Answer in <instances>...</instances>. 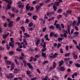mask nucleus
Instances as JSON below:
<instances>
[{
  "label": "nucleus",
  "mask_w": 80,
  "mask_h": 80,
  "mask_svg": "<svg viewBox=\"0 0 80 80\" xmlns=\"http://www.w3.org/2000/svg\"><path fill=\"white\" fill-rule=\"evenodd\" d=\"M3 1H5L6 3L9 2L8 5V9H10V8H11V4H12V2L11 0H3Z\"/></svg>",
  "instance_id": "1"
},
{
  "label": "nucleus",
  "mask_w": 80,
  "mask_h": 80,
  "mask_svg": "<svg viewBox=\"0 0 80 80\" xmlns=\"http://www.w3.org/2000/svg\"><path fill=\"white\" fill-rule=\"evenodd\" d=\"M5 76L7 78H13V76L12 73H9L8 75H6Z\"/></svg>",
  "instance_id": "2"
},
{
  "label": "nucleus",
  "mask_w": 80,
  "mask_h": 80,
  "mask_svg": "<svg viewBox=\"0 0 80 80\" xmlns=\"http://www.w3.org/2000/svg\"><path fill=\"white\" fill-rule=\"evenodd\" d=\"M42 45V47H43V48L42 49V52H45L46 50V43L45 42L44 43L43 45V44H41Z\"/></svg>",
  "instance_id": "3"
},
{
  "label": "nucleus",
  "mask_w": 80,
  "mask_h": 80,
  "mask_svg": "<svg viewBox=\"0 0 80 80\" xmlns=\"http://www.w3.org/2000/svg\"><path fill=\"white\" fill-rule=\"evenodd\" d=\"M40 42V39L38 38H37V40L36 42V44L37 46H38L39 45V43Z\"/></svg>",
  "instance_id": "4"
},
{
  "label": "nucleus",
  "mask_w": 80,
  "mask_h": 80,
  "mask_svg": "<svg viewBox=\"0 0 80 80\" xmlns=\"http://www.w3.org/2000/svg\"><path fill=\"white\" fill-rule=\"evenodd\" d=\"M56 28L57 29L58 28L59 30H62V28H61V27H60V25L59 24H58L56 25Z\"/></svg>",
  "instance_id": "5"
},
{
  "label": "nucleus",
  "mask_w": 80,
  "mask_h": 80,
  "mask_svg": "<svg viewBox=\"0 0 80 80\" xmlns=\"http://www.w3.org/2000/svg\"><path fill=\"white\" fill-rule=\"evenodd\" d=\"M27 65L28 66L29 68H30L31 70H33V66L32 65H30V63H27Z\"/></svg>",
  "instance_id": "6"
},
{
  "label": "nucleus",
  "mask_w": 80,
  "mask_h": 80,
  "mask_svg": "<svg viewBox=\"0 0 80 80\" xmlns=\"http://www.w3.org/2000/svg\"><path fill=\"white\" fill-rule=\"evenodd\" d=\"M12 10L13 12H16V13H18V10L16 9V8H12Z\"/></svg>",
  "instance_id": "7"
},
{
  "label": "nucleus",
  "mask_w": 80,
  "mask_h": 80,
  "mask_svg": "<svg viewBox=\"0 0 80 80\" xmlns=\"http://www.w3.org/2000/svg\"><path fill=\"white\" fill-rule=\"evenodd\" d=\"M56 63H55V62H53V68L52 67H50V69H51V70H53V68H55V67H56Z\"/></svg>",
  "instance_id": "8"
},
{
  "label": "nucleus",
  "mask_w": 80,
  "mask_h": 80,
  "mask_svg": "<svg viewBox=\"0 0 80 80\" xmlns=\"http://www.w3.org/2000/svg\"><path fill=\"white\" fill-rule=\"evenodd\" d=\"M57 56V53H55L52 56H50V58H55Z\"/></svg>",
  "instance_id": "9"
},
{
  "label": "nucleus",
  "mask_w": 80,
  "mask_h": 80,
  "mask_svg": "<svg viewBox=\"0 0 80 80\" xmlns=\"http://www.w3.org/2000/svg\"><path fill=\"white\" fill-rule=\"evenodd\" d=\"M5 63L7 65H11L12 64V62L9 61H5Z\"/></svg>",
  "instance_id": "10"
},
{
  "label": "nucleus",
  "mask_w": 80,
  "mask_h": 80,
  "mask_svg": "<svg viewBox=\"0 0 80 80\" xmlns=\"http://www.w3.org/2000/svg\"><path fill=\"white\" fill-rule=\"evenodd\" d=\"M13 23V21H12L8 25V27H12L13 26V25H12V23Z\"/></svg>",
  "instance_id": "11"
},
{
  "label": "nucleus",
  "mask_w": 80,
  "mask_h": 80,
  "mask_svg": "<svg viewBox=\"0 0 80 80\" xmlns=\"http://www.w3.org/2000/svg\"><path fill=\"white\" fill-rule=\"evenodd\" d=\"M77 18L78 20V21L77 23V26H78V25H80V17H78Z\"/></svg>",
  "instance_id": "12"
},
{
  "label": "nucleus",
  "mask_w": 80,
  "mask_h": 80,
  "mask_svg": "<svg viewBox=\"0 0 80 80\" xmlns=\"http://www.w3.org/2000/svg\"><path fill=\"white\" fill-rule=\"evenodd\" d=\"M18 7L21 9H23L24 8V5L23 4H19L18 5Z\"/></svg>",
  "instance_id": "13"
},
{
  "label": "nucleus",
  "mask_w": 80,
  "mask_h": 80,
  "mask_svg": "<svg viewBox=\"0 0 80 80\" xmlns=\"http://www.w3.org/2000/svg\"><path fill=\"white\" fill-rule=\"evenodd\" d=\"M15 67V65H14V63H12L11 64V67L10 70H13V69H14V68Z\"/></svg>",
  "instance_id": "14"
},
{
  "label": "nucleus",
  "mask_w": 80,
  "mask_h": 80,
  "mask_svg": "<svg viewBox=\"0 0 80 80\" xmlns=\"http://www.w3.org/2000/svg\"><path fill=\"white\" fill-rule=\"evenodd\" d=\"M29 4H27L26 6V9L27 10H29L30 8L31 7L30 6H29Z\"/></svg>",
  "instance_id": "15"
},
{
  "label": "nucleus",
  "mask_w": 80,
  "mask_h": 80,
  "mask_svg": "<svg viewBox=\"0 0 80 80\" xmlns=\"http://www.w3.org/2000/svg\"><path fill=\"white\" fill-rule=\"evenodd\" d=\"M9 35V33H7L6 34H4L2 35V37L3 38H7L8 35Z\"/></svg>",
  "instance_id": "16"
},
{
  "label": "nucleus",
  "mask_w": 80,
  "mask_h": 80,
  "mask_svg": "<svg viewBox=\"0 0 80 80\" xmlns=\"http://www.w3.org/2000/svg\"><path fill=\"white\" fill-rule=\"evenodd\" d=\"M44 38L46 39V40L48 41H49L50 39H48V35L47 34L46 35L44 36Z\"/></svg>",
  "instance_id": "17"
},
{
  "label": "nucleus",
  "mask_w": 80,
  "mask_h": 80,
  "mask_svg": "<svg viewBox=\"0 0 80 80\" xmlns=\"http://www.w3.org/2000/svg\"><path fill=\"white\" fill-rule=\"evenodd\" d=\"M33 22H31L28 24V26L29 27H32V26H33Z\"/></svg>",
  "instance_id": "18"
},
{
  "label": "nucleus",
  "mask_w": 80,
  "mask_h": 80,
  "mask_svg": "<svg viewBox=\"0 0 80 80\" xmlns=\"http://www.w3.org/2000/svg\"><path fill=\"white\" fill-rule=\"evenodd\" d=\"M48 78V76L47 75L45 76V78H42V80H47Z\"/></svg>",
  "instance_id": "19"
},
{
  "label": "nucleus",
  "mask_w": 80,
  "mask_h": 80,
  "mask_svg": "<svg viewBox=\"0 0 80 80\" xmlns=\"http://www.w3.org/2000/svg\"><path fill=\"white\" fill-rule=\"evenodd\" d=\"M59 3H60V2H55L54 5H56V6H58V5H59Z\"/></svg>",
  "instance_id": "20"
},
{
  "label": "nucleus",
  "mask_w": 80,
  "mask_h": 80,
  "mask_svg": "<svg viewBox=\"0 0 80 80\" xmlns=\"http://www.w3.org/2000/svg\"><path fill=\"white\" fill-rule=\"evenodd\" d=\"M70 27L69 26H68V28H67V30H68V33L70 35H71V34H70Z\"/></svg>",
  "instance_id": "21"
},
{
  "label": "nucleus",
  "mask_w": 80,
  "mask_h": 80,
  "mask_svg": "<svg viewBox=\"0 0 80 80\" xmlns=\"http://www.w3.org/2000/svg\"><path fill=\"white\" fill-rule=\"evenodd\" d=\"M42 57H46V54L45 53L42 52Z\"/></svg>",
  "instance_id": "22"
},
{
  "label": "nucleus",
  "mask_w": 80,
  "mask_h": 80,
  "mask_svg": "<svg viewBox=\"0 0 80 80\" xmlns=\"http://www.w3.org/2000/svg\"><path fill=\"white\" fill-rule=\"evenodd\" d=\"M49 28L50 29H52V30H54L55 27L53 26H51L49 27Z\"/></svg>",
  "instance_id": "23"
},
{
  "label": "nucleus",
  "mask_w": 80,
  "mask_h": 80,
  "mask_svg": "<svg viewBox=\"0 0 80 80\" xmlns=\"http://www.w3.org/2000/svg\"><path fill=\"white\" fill-rule=\"evenodd\" d=\"M73 55L74 57V58L75 60H76V59H77V58H78V57H77V56H76V55H75V53H73Z\"/></svg>",
  "instance_id": "24"
},
{
  "label": "nucleus",
  "mask_w": 80,
  "mask_h": 80,
  "mask_svg": "<svg viewBox=\"0 0 80 80\" xmlns=\"http://www.w3.org/2000/svg\"><path fill=\"white\" fill-rule=\"evenodd\" d=\"M54 32H51L50 33V37H52L53 35H54Z\"/></svg>",
  "instance_id": "25"
},
{
  "label": "nucleus",
  "mask_w": 80,
  "mask_h": 80,
  "mask_svg": "<svg viewBox=\"0 0 80 80\" xmlns=\"http://www.w3.org/2000/svg\"><path fill=\"white\" fill-rule=\"evenodd\" d=\"M70 60V59H67V58H64V60L66 63H67H67H68V62H67V60Z\"/></svg>",
  "instance_id": "26"
},
{
  "label": "nucleus",
  "mask_w": 80,
  "mask_h": 80,
  "mask_svg": "<svg viewBox=\"0 0 80 80\" xmlns=\"http://www.w3.org/2000/svg\"><path fill=\"white\" fill-rule=\"evenodd\" d=\"M75 66H76V67H79V68H80V64H78V63H77L76 64H75Z\"/></svg>",
  "instance_id": "27"
},
{
  "label": "nucleus",
  "mask_w": 80,
  "mask_h": 80,
  "mask_svg": "<svg viewBox=\"0 0 80 80\" xmlns=\"http://www.w3.org/2000/svg\"><path fill=\"white\" fill-rule=\"evenodd\" d=\"M59 63H60L59 65V66H61L63 63V61L61 60V61L59 62Z\"/></svg>",
  "instance_id": "28"
},
{
  "label": "nucleus",
  "mask_w": 80,
  "mask_h": 80,
  "mask_svg": "<svg viewBox=\"0 0 80 80\" xmlns=\"http://www.w3.org/2000/svg\"><path fill=\"white\" fill-rule=\"evenodd\" d=\"M24 35H25V36H26V37H30V35H29V34H28L27 33H25L24 34Z\"/></svg>",
  "instance_id": "29"
},
{
  "label": "nucleus",
  "mask_w": 80,
  "mask_h": 80,
  "mask_svg": "<svg viewBox=\"0 0 80 80\" xmlns=\"http://www.w3.org/2000/svg\"><path fill=\"white\" fill-rule=\"evenodd\" d=\"M47 15L48 17H50V16H51V13L50 12H48L47 13Z\"/></svg>",
  "instance_id": "30"
},
{
  "label": "nucleus",
  "mask_w": 80,
  "mask_h": 80,
  "mask_svg": "<svg viewBox=\"0 0 80 80\" xmlns=\"http://www.w3.org/2000/svg\"><path fill=\"white\" fill-rule=\"evenodd\" d=\"M72 12L71 10H68L67 11V13H72Z\"/></svg>",
  "instance_id": "31"
},
{
  "label": "nucleus",
  "mask_w": 80,
  "mask_h": 80,
  "mask_svg": "<svg viewBox=\"0 0 80 80\" xmlns=\"http://www.w3.org/2000/svg\"><path fill=\"white\" fill-rule=\"evenodd\" d=\"M20 20V17H18L16 19V21L17 22H18V21H19V20Z\"/></svg>",
  "instance_id": "32"
},
{
  "label": "nucleus",
  "mask_w": 80,
  "mask_h": 80,
  "mask_svg": "<svg viewBox=\"0 0 80 80\" xmlns=\"http://www.w3.org/2000/svg\"><path fill=\"white\" fill-rule=\"evenodd\" d=\"M62 15H59L57 16V18L58 19H59V18H62Z\"/></svg>",
  "instance_id": "33"
},
{
  "label": "nucleus",
  "mask_w": 80,
  "mask_h": 80,
  "mask_svg": "<svg viewBox=\"0 0 80 80\" xmlns=\"http://www.w3.org/2000/svg\"><path fill=\"white\" fill-rule=\"evenodd\" d=\"M14 60L16 64H17V65H18L19 64V63H18V61H17V59H14Z\"/></svg>",
  "instance_id": "34"
},
{
  "label": "nucleus",
  "mask_w": 80,
  "mask_h": 80,
  "mask_svg": "<svg viewBox=\"0 0 80 80\" xmlns=\"http://www.w3.org/2000/svg\"><path fill=\"white\" fill-rule=\"evenodd\" d=\"M76 23H77V21H74L72 23V26H75L76 25Z\"/></svg>",
  "instance_id": "35"
},
{
  "label": "nucleus",
  "mask_w": 80,
  "mask_h": 80,
  "mask_svg": "<svg viewBox=\"0 0 80 80\" xmlns=\"http://www.w3.org/2000/svg\"><path fill=\"white\" fill-rule=\"evenodd\" d=\"M24 42V43H25V45H26V46H27V41H26V39H25V38H24L23 39V40Z\"/></svg>",
  "instance_id": "36"
},
{
  "label": "nucleus",
  "mask_w": 80,
  "mask_h": 80,
  "mask_svg": "<svg viewBox=\"0 0 80 80\" xmlns=\"http://www.w3.org/2000/svg\"><path fill=\"white\" fill-rule=\"evenodd\" d=\"M70 53H66L65 54V57H67L68 56H69Z\"/></svg>",
  "instance_id": "37"
},
{
  "label": "nucleus",
  "mask_w": 80,
  "mask_h": 80,
  "mask_svg": "<svg viewBox=\"0 0 80 80\" xmlns=\"http://www.w3.org/2000/svg\"><path fill=\"white\" fill-rule=\"evenodd\" d=\"M53 8L54 9V11H56V10H57V7L55 6V5L54 4L53 5Z\"/></svg>",
  "instance_id": "38"
},
{
  "label": "nucleus",
  "mask_w": 80,
  "mask_h": 80,
  "mask_svg": "<svg viewBox=\"0 0 80 80\" xmlns=\"http://www.w3.org/2000/svg\"><path fill=\"white\" fill-rule=\"evenodd\" d=\"M37 18V16H34L33 17V19L34 20H36V19Z\"/></svg>",
  "instance_id": "39"
},
{
  "label": "nucleus",
  "mask_w": 80,
  "mask_h": 80,
  "mask_svg": "<svg viewBox=\"0 0 80 80\" xmlns=\"http://www.w3.org/2000/svg\"><path fill=\"white\" fill-rule=\"evenodd\" d=\"M40 55L39 54H37L35 56V57L36 58H39V57H40Z\"/></svg>",
  "instance_id": "40"
},
{
  "label": "nucleus",
  "mask_w": 80,
  "mask_h": 80,
  "mask_svg": "<svg viewBox=\"0 0 80 80\" xmlns=\"http://www.w3.org/2000/svg\"><path fill=\"white\" fill-rule=\"evenodd\" d=\"M60 70H65V68L63 67H61L60 68Z\"/></svg>",
  "instance_id": "41"
},
{
  "label": "nucleus",
  "mask_w": 80,
  "mask_h": 80,
  "mask_svg": "<svg viewBox=\"0 0 80 80\" xmlns=\"http://www.w3.org/2000/svg\"><path fill=\"white\" fill-rule=\"evenodd\" d=\"M21 29L23 31V32H25V28H24V27L22 26L21 27Z\"/></svg>",
  "instance_id": "42"
},
{
  "label": "nucleus",
  "mask_w": 80,
  "mask_h": 80,
  "mask_svg": "<svg viewBox=\"0 0 80 80\" xmlns=\"http://www.w3.org/2000/svg\"><path fill=\"white\" fill-rule=\"evenodd\" d=\"M73 42L75 45H77V42L75 40H73Z\"/></svg>",
  "instance_id": "43"
},
{
  "label": "nucleus",
  "mask_w": 80,
  "mask_h": 80,
  "mask_svg": "<svg viewBox=\"0 0 80 80\" xmlns=\"http://www.w3.org/2000/svg\"><path fill=\"white\" fill-rule=\"evenodd\" d=\"M21 43H22V45H23V48H26V46L25 45V44H24V42H21Z\"/></svg>",
  "instance_id": "44"
},
{
  "label": "nucleus",
  "mask_w": 80,
  "mask_h": 80,
  "mask_svg": "<svg viewBox=\"0 0 80 80\" xmlns=\"http://www.w3.org/2000/svg\"><path fill=\"white\" fill-rule=\"evenodd\" d=\"M60 41H62V38H60V37L58 38V42H60Z\"/></svg>",
  "instance_id": "45"
},
{
  "label": "nucleus",
  "mask_w": 80,
  "mask_h": 80,
  "mask_svg": "<svg viewBox=\"0 0 80 80\" xmlns=\"http://www.w3.org/2000/svg\"><path fill=\"white\" fill-rule=\"evenodd\" d=\"M17 51H18V52H21L22 50L21 49H20L19 48H17L16 49Z\"/></svg>",
  "instance_id": "46"
},
{
  "label": "nucleus",
  "mask_w": 80,
  "mask_h": 80,
  "mask_svg": "<svg viewBox=\"0 0 80 80\" xmlns=\"http://www.w3.org/2000/svg\"><path fill=\"white\" fill-rule=\"evenodd\" d=\"M25 23H29V21H28V19H27L26 20Z\"/></svg>",
  "instance_id": "47"
},
{
  "label": "nucleus",
  "mask_w": 80,
  "mask_h": 80,
  "mask_svg": "<svg viewBox=\"0 0 80 80\" xmlns=\"http://www.w3.org/2000/svg\"><path fill=\"white\" fill-rule=\"evenodd\" d=\"M14 73H18V72H19V71L18 70H14L13 71Z\"/></svg>",
  "instance_id": "48"
},
{
  "label": "nucleus",
  "mask_w": 80,
  "mask_h": 80,
  "mask_svg": "<svg viewBox=\"0 0 80 80\" xmlns=\"http://www.w3.org/2000/svg\"><path fill=\"white\" fill-rule=\"evenodd\" d=\"M36 8L37 10H38L39 8H40V6H37L36 7Z\"/></svg>",
  "instance_id": "49"
},
{
  "label": "nucleus",
  "mask_w": 80,
  "mask_h": 80,
  "mask_svg": "<svg viewBox=\"0 0 80 80\" xmlns=\"http://www.w3.org/2000/svg\"><path fill=\"white\" fill-rule=\"evenodd\" d=\"M14 52L13 51H10L9 52V54H10V55H12L14 53Z\"/></svg>",
  "instance_id": "50"
},
{
  "label": "nucleus",
  "mask_w": 80,
  "mask_h": 80,
  "mask_svg": "<svg viewBox=\"0 0 80 80\" xmlns=\"http://www.w3.org/2000/svg\"><path fill=\"white\" fill-rule=\"evenodd\" d=\"M9 45L10 47H13V44H12V43L11 42H9Z\"/></svg>",
  "instance_id": "51"
},
{
  "label": "nucleus",
  "mask_w": 80,
  "mask_h": 80,
  "mask_svg": "<svg viewBox=\"0 0 80 80\" xmlns=\"http://www.w3.org/2000/svg\"><path fill=\"white\" fill-rule=\"evenodd\" d=\"M60 46H61V44H60V43H58V45L57 48H59Z\"/></svg>",
  "instance_id": "52"
},
{
  "label": "nucleus",
  "mask_w": 80,
  "mask_h": 80,
  "mask_svg": "<svg viewBox=\"0 0 80 80\" xmlns=\"http://www.w3.org/2000/svg\"><path fill=\"white\" fill-rule=\"evenodd\" d=\"M48 63V61H45L43 62V64L45 65V63Z\"/></svg>",
  "instance_id": "53"
},
{
  "label": "nucleus",
  "mask_w": 80,
  "mask_h": 80,
  "mask_svg": "<svg viewBox=\"0 0 80 80\" xmlns=\"http://www.w3.org/2000/svg\"><path fill=\"white\" fill-rule=\"evenodd\" d=\"M63 37H65V38H66V37H67V34H66V33H64L63 34Z\"/></svg>",
  "instance_id": "54"
},
{
  "label": "nucleus",
  "mask_w": 80,
  "mask_h": 80,
  "mask_svg": "<svg viewBox=\"0 0 80 80\" xmlns=\"http://www.w3.org/2000/svg\"><path fill=\"white\" fill-rule=\"evenodd\" d=\"M61 25L62 28H65V26L63 24H61Z\"/></svg>",
  "instance_id": "55"
},
{
  "label": "nucleus",
  "mask_w": 80,
  "mask_h": 80,
  "mask_svg": "<svg viewBox=\"0 0 80 80\" xmlns=\"http://www.w3.org/2000/svg\"><path fill=\"white\" fill-rule=\"evenodd\" d=\"M79 33V32H75L74 33V35H78Z\"/></svg>",
  "instance_id": "56"
},
{
  "label": "nucleus",
  "mask_w": 80,
  "mask_h": 80,
  "mask_svg": "<svg viewBox=\"0 0 80 80\" xmlns=\"http://www.w3.org/2000/svg\"><path fill=\"white\" fill-rule=\"evenodd\" d=\"M74 31V29H72L71 32V34H73V32Z\"/></svg>",
  "instance_id": "57"
},
{
  "label": "nucleus",
  "mask_w": 80,
  "mask_h": 80,
  "mask_svg": "<svg viewBox=\"0 0 80 80\" xmlns=\"http://www.w3.org/2000/svg\"><path fill=\"white\" fill-rule=\"evenodd\" d=\"M62 9H59L58 10V13H59L60 12H62Z\"/></svg>",
  "instance_id": "58"
},
{
  "label": "nucleus",
  "mask_w": 80,
  "mask_h": 80,
  "mask_svg": "<svg viewBox=\"0 0 80 80\" xmlns=\"http://www.w3.org/2000/svg\"><path fill=\"white\" fill-rule=\"evenodd\" d=\"M54 37H55L56 38L57 37H58V35H57V34H54Z\"/></svg>",
  "instance_id": "59"
},
{
  "label": "nucleus",
  "mask_w": 80,
  "mask_h": 80,
  "mask_svg": "<svg viewBox=\"0 0 80 80\" xmlns=\"http://www.w3.org/2000/svg\"><path fill=\"white\" fill-rule=\"evenodd\" d=\"M75 28L77 31H78V27H77V26H75Z\"/></svg>",
  "instance_id": "60"
},
{
  "label": "nucleus",
  "mask_w": 80,
  "mask_h": 80,
  "mask_svg": "<svg viewBox=\"0 0 80 80\" xmlns=\"http://www.w3.org/2000/svg\"><path fill=\"white\" fill-rule=\"evenodd\" d=\"M23 62L24 63V65L25 66V65H26V63H27V62H26V61H25V60H23Z\"/></svg>",
  "instance_id": "61"
},
{
  "label": "nucleus",
  "mask_w": 80,
  "mask_h": 80,
  "mask_svg": "<svg viewBox=\"0 0 80 80\" xmlns=\"http://www.w3.org/2000/svg\"><path fill=\"white\" fill-rule=\"evenodd\" d=\"M27 75H29L30 73V71H27Z\"/></svg>",
  "instance_id": "62"
},
{
  "label": "nucleus",
  "mask_w": 80,
  "mask_h": 80,
  "mask_svg": "<svg viewBox=\"0 0 80 80\" xmlns=\"http://www.w3.org/2000/svg\"><path fill=\"white\" fill-rule=\"evenodd\" d=\"M10 40H11V42H12V43H13V38H11L10 39Z\"/></svg>",
  "instance_id": "63"
},
{
  "label": "nucleus",
  "mask_w": 80,
  "mask_h": 80,
  "mask_svg": "<svg viewBox=\"0 0 80 80\" xmlns=\"http://www.w3.org/2000/svg\"><path fill=\"white\" fill-rule=\"evenodd\" d=\"M36 79H37V78L36 77L31 78V80H36Z\"/></svg>",
  "instance_id": "64"
}]
</instances>
